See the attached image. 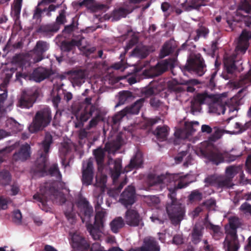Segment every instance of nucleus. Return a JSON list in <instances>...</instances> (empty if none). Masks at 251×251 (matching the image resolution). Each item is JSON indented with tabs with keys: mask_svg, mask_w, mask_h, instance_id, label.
<instances>
[{
	"mask_svg": "<svg viewBox=\"0 0 251 251\" xmlns=\"http://www.w3.org/2000/svg\"><path fill=\"white\" fill-rule=\"evenodd\" d=\"M94 202L97 213L95 216L94 225L90 223L91 218L93 216V208L87 199L83 197L79 198L76 202V205L78 209V214L82 223H86L87 229L90 234L95 240H97L100 238V228L103 227L104 218L105 215L104 211H99L103 203L102 193L95 196Z\"/></svg>",
	"mask_w": 251,
	"mask_h": 251,
	"instance_id": "obj_1",
	"label": "nucleus"
},
{
	"mask_svg": "<svg viewBox=\"0 0 251 251\" xmlns=\"http://www.w3.org/2000/svg\"><path fill=\"white\" fill-rule=\"evenodd\" d=\"M147 181L150 186L161 185V187L167 186L169 191L168 197L170 201L167 202H179L176 197V191L179 189L187 187L189 183H183L181 176L178 174H171L168 173L157 175L150 173L147 176Z\"/></svg>",
	"mask_w": 251,
	"mask_h": 251,
	"instance_id": "obj_2",
	"label": "nucleus"
},
{
	"mask_svg": "<svg viewBox=\"0 0 251 251\" xmlns=\"http://www.w3.org/2000/svg\"><path fill=\"white\" fill-rule=\"evenodd\" d=\"M53 143V137L49 132L45 133L43 140L40 144L38 151L39 156L35 162L36 171L42 175H50L55 176L57 179L61 178V174L56 164L52 165L47 171L49 153L51 145Z\"/></svg>",
	"mask_w": 251,
	"mask_h": 251,
	"instance_id": "obj_3",
	"label": "nucleus"
},
{
	"mask_svg": "<svg viewBox=\"0 0 251 251\" xmlns=\"http://www.w3.org/2000/svg\"><path fill=\"white\" fill-rule=\"evenodd\" d=\"M229 228L226 229V236L223 242L225 251H238L240 244L237 229L243 225L242 220L237 216L228 218Z\"/></svg>",
	"mask_w": 251,
	"mask_h": 251,
	"instance_id": "obj_4",
	"label": "nucleus"
},
{
	"mask_svg": "<svg viewBox=\"0 0 251 251\" xmlns=\"http://www.w3.org/2000/svg\"><path fill=\"white\" fill-rule=\"evenodd\" d=\"M40 191V193L34 194L33 198L39 202V206L42 210H47V202L49 199H51L52 197L55 199L59 198L60 202L62 204L66 202V200L64 195L50 183H46L43 186H41Z\"/></svg>",
	"mask_w": 251,
	"mask_h": 251,
	"instance_id": "obj_5",
	"label": "nucleus"
},
{
	"mask_svg": "<svg viewBox=\"0 0 251 251\" xmlns=\"http://www.w3.org/2000/svg\"><path fill=\"white\" fill-rule=\"evenodd\" d=\"M52 120L51 110L49 107H45L36 112L32 122L29 126L31 133L42 130L48 126Z\"/></svg>",
	"mask_w": 251,
	"mask_h": 251,
	"instance_id": "obj_6",
	"label": "nucleus"
},
{
	"mask_svg": "<svg viewBox=\"0 0 251 251\" xmlns=\"http://www.w3.org/2000/svg\"><path fill=\"white\" fill-rule=\"evenodd\" d=\"M196 152L212 164L218 165L223 163V151L214 146L208 145L204 148H200Z\"/></svg>",
	"mask_w": 251,
	"mask_h": 251,
	"instance_id": "obj_7",
	"label": "nucleus"
},
{
	"mask_svg": "<svg viewBox=\"0 0 251 251\" xmlns=\"http://www.w3.org/2000/svg\"><path fill=\"white\" fill-rule=\"evenodd\" d=\"M166 210L172 224L175 226L180 224L185 216L184 206L180 202H167Z\"/></svg>",
	"mask_w": 251,
	"mask_h": 251,
	"instance_id": "obj_8",
	"label": "nucleus"
},
{
	"mask_svg": "<svg viewBox=\"0 0 251 251\" xmlns=\"http://www.w3.org/2000/svg\"><path fill=\"white\" fill-rule=\"evenodd\" d=\"M206 67L203 57L200 53H197L187 60L186 64L184 66L183 70L195 73L198 75L201 76L206 72Z\"/></svg>",
	"mask_w": 251,
	"mask_h": 251,
	"instance_id": "obj_9",
	"label": "nucleus"
},
{
	"mask_svg": "<svg viewBox=\"0 0 251 251\" xmlns=\"http://www.w3.org/2000/svg\"><path fill=\"white\" fill-rule=\"evenodd\" d=\"M91 101L92 98L91 97L85 99L84 102L87 105L80 116H76V121L74 122L76 128H80L83 126V123L92 117L93 113L96 110V106L91 104Z\"/></svg>",
	"mask_w": 251,
	"mask_h": 251,
	"instance_id": "obj_10",
	"label": "nucleus"
},
{
	"mask_svg": "<svg viewBox=\"0 0 251 251\" xmlns=\"http://www.w3.org/2000/svg\"><path fill=\"white\" fill-rule=\"evenodd\" d=\"M124 219L126 224L130 227L142 228L144 226L143 217L136 210L128 209L125 212Z\"/></svg>",
	"mask_w": 251,
	"mask_h": 251,
	"instance_id": "obj_11",
	"label": "nucleus"
},
{
	"mask_svg": "<svg viewBox=\"0 0 251 251\" xmlns=\"http://www.w3.org/2000/svg\"><path fill=\"white\" fill-rule=\"evenodd\" d=\"M38 97L37 90L23 91L18 100L17 106L22 108L29 109L32 107Z\"/></svg>",
	"mask_w": 251,
	"mask_h": 251,
	"instance_id": "obj_12",
	"label": "nucleus"
},
{
	"mask_svg": "<svg viewBox=\"0 0 251 251\" xmlns=\"http://www.w3.org/2000/svg\"><path fill=\"white\" fill-rule=\"evenodd\" d=\"M94 176L93 161L89 159L83 162L82 168L81 181L83 185L88 186L92 184Z\"/></svg>",
	"mask_w": 251,
	"mask_h": 251,
	"instance_id": "obj_13",
	"label": "nucleus"
},
{
	"mask_svg": "<svg viewBox=\"0 0 251 251\" xmlns=\"http://www.w3.org/2000/svg\"><path fill=\"white\" fill-rule=\"evenodd\" d=\"M119 201L126 208L133 204L136 201L135 187L132 185L128 186L121 194Z\"/></svg>",
	"mask_w": 251,
	"mask_h": 251,
	"instance_id": "obj_14",
	"label": "nucleus"
},
{
	"mask_svg": "<svg viewBox=\"0 0 251 251\" xmlns=\"http://www.w3.org/2000/svg\"><path fill=\"white\" fill-rule=\"evenodd\" d=\"M205 182L208 184L219 189H227L232 186V181L230 178L225 176L207 177L205 179Z\"/></svg>",
	"mask_w": 251,
	"mask_h": 251,
	"instance_id": "obj_15",
	"label": "nucleus"
},
{
	"mask_svg": "<svg viewBox=\"0 0 251 251\" xmlns=\"http://www.w3.org/2000/svg\"><path fill=\"white\" fill-rule=\"evenodd\" d=\"M72 251H87L90 248V244L83 237L77 234H74L71 242Z\"/></svg>",
	"mask_w": 251,
	"mask_h": 251,
	"instance_id": "obj_16",
	"label": "nucleus"
},
{
	"mask_svg": "<svg viewBox=\"0 0 251 251\" xmlns=\"http://www.w3.org/2000/svg\"><path fill=\"white\" fill-rule=\"evenodd\" d=\"M73 85L80 86L84 82L86 74L84 70L73 69L67 72Z\"/></svg>",
	"mask_w": 251,
	"mask_h": 251,
	"instance_id": "obj_17",
	"label": "nucleus"
},
{
	"mask_svg": "<svg viewBox=\"0 0 251 251\" xmlns=\"http://www.w3.org/2000/svg\"><path fill=\"white\" fill-rule=\"evenodd\" d=\"M250 39H251V30H243L238 39L237 46L238 50L243 53H245L249 46V40Z\"/></svg>",
	"mask_w": 251,
	"mask_h": 251,
	"instance_id": "obj_18",
	"label": "nucleus"
},
{
	"mask_svg": "<svg viewBox=\"0 0 251 251\" xmlns=\"http://www.w3.org/2000/svg\"><path fill=\"white\" fill-rule=\"evenodd\" d=\"M52 74L51 69L39 67L33 70L31 76L35 81L40 82L49 78Z\"/></svg>",
	"mask_w": 251,
	"mask_h": 251,
	"instance_id": "obj_19",
	"label": "nucleus"
},
{
	"mask_svg": "<svg viewBox=\"0 0 251 251\" xmlns=\"http://www.w3.org/2000/svg\"><path fill=\"white\" fill-rule=\"evenodd\" d=\"M31 153L30 145L25 143L22 145L19 150L14 153L13 159L15 161H25L30 158Z\"/></svg>",
	"mask_w": 251,
	"mask_h": 251,
	"instance_id": "obj_20",
	"label": "nucleus"
},
{
	"mask_svg": "<svg viewBox=\"0 0 251 251\" xmlns=\"http://www.w3.org/2000/svg\"><path fill=\"white\" fill-rule=\"evenodd\" d=\"M49 48V44L47 42L42 40L37 42L33 50L36 55L33 58L34 63L39 62L43 59V54L48 50Z\"/></svg>",
	"mask_w": 251,
	"mask_h": 251,
	"instance_id": "obj_21",
	"label": "nucleus"
},
{
	"mask_svg": "<svg viewBox=\"0 0 251 251\" xmlns=\"http://www.w3.org/2000/svg\"><path fill=\"white\" fill-rule=\"evenodd\" d=\"M110 173L114 181L118 178L121 175L122 171V160L120 158H116L115 160H109Z\"/></svg>",
	"mask_w": 251,
	"mask_h": 251,
	"instance_id": "obj_22",
	"label": "nucleus"
},
{
	"mask_svg": "<svg viewBox=\"0 0 251 251\" xmlns=\"http://www.w3.org/2000/svg\"><path fill=\"white\" fill-rule=\"evenodd\" d=\"M176 59L170 58L166 59L162 62L158 63L154 67L155 76H158L165 72L169 69H172L175 66Z\"/></svg>",
	"mask_w": 251,
	"mask_h": 251,
	"instance_id": "obj_23",
	"label": "nucleus"
},
{
	"mask_svg": "<svg viewBox=\"0 0 251 251\" xmlns=\"http://www.w3.org/2000/svg\"><path fill=\"white\" fill-rule=\"evenodd\" d=\"M81 45V40L72 39L70 41H63L60 44V49L63 52H68L75 49L76 46Z\"/></svg>",
	"mask_w": 251,
	"mask_h": 251,
	"instance_id": "obj_24",
	"label": "nucleus"
},
{
	"mask_svg": "<svg viewBox=\"0 0 251 251\" xmlns=\"http://www.w3.org/2000/svg\"><path fill=\"white\" fill-rule=\"evenodd\" d=\"M203 229V227L200 225L194 226L191 234V241L194 244H197L201 241Z\"/></svg>",
	"mask_w": 251,
	"mask_h": 251,
	"instance_id": "obj_25",
	"label": "nucleus"
},
{
	"mask_svg": "<svg viewBox=\"0 0 251 251\" xmlns=\"http://www.w3.org/2000/svg\"><path fill=\"white\" fill-rule=\"evenodd\" d=\"M123 143V139L121 134H118L113 141H109L105 145L106 151H110L120 148Z\"/></svg>",
	"mask_w": 251,
	"mask_h": 251,
	"instance_id": "obj_26",
	"label": "nucleus"
},
{
	"mask_svg": "<svg viewBox=\"0 0 251 251\" xmlns=\"http://www.w3.org/2000/svg\"><path fill=\"white\" fill-rule=\"evenodd\" d=\"M58 31V27L53 23L41 25L37 29V32L43 34L44 36L51 37L53 33Z\"/></svg>",
	"mask_w": 251,
	"mask_h": 251,
	"instance_id": "obj_27",
	"label": "nucleus"
},
{
	"mask_svg": "<svg viewBox=\"0 0 251 251\" xmlns=\"http://www.w3.org/2000/svg\"><path fill=\"white\" fill-rule=\"evenodd\" d=\"M206 227L210 230V234L215 240H219L224 237V233L219 226L215 225L211 222H208Z\"/></svg>",
	"mask_w": 251,
	"mask_h": 251,
	"instance_id": "obj_28",
	"label": "nucleus"
},
{
	"mask_svg": "<svg viewBox=\"0 0 251 251\" xmlns=\"http://www.w3.org/2000/svg\"><path fill=\"white\" fill-rule=\"evenodd\" d=\"M150 51V48L148 46H137L132 50V54L140 59H143L149 55Z\"/></svg>",
	"mask_w": 251,
	"mask_h": 251,
	"instance_id": "obj_29",
	"label": "nucleus"
},
{
	"mask_svg": "<svg viewBox=\"0 0 251 251\" xmlns=\"http://www.w3.org/2000/svg\"><path fill=\"white\" fill-rule=\"evenodd\" d=\"M214 103L213 104L212 107L215 109V112L220 115L221 114H224L226 110L225 104L222 101L221 97L214 96L213 98ZM224 103H226L224 102Z\"/></svg>",
	"mask_w": 251,
	"mask_h": 251,
	"instance_id": "obj_30",
	"label": "nucleus"
},
{
	"mask_svg": "<svg viewBox=\"0 0 251 251\" xmlns=\"http://www.w3.org/2000/svg\"><path fill=\"white\" fill-rule=\"evenodd\" d=\"M224 66L228 74H232L237 69L235 65V57L229 56L224 59Z\"/></svg>",
	"mask_w": 251,
	"mask_h": 251,
	"instance_id": "obj_31",
	"label": "nucleus"
},
{
	"mask_svg": "<svg viewBox=\"0 0 251 251\" xmlns=\"http://www.w3.org/2000/svg\"><path fill=\"white\" fill-rule=\"evenodd\" d=\"M125 224V220L121 217H118L111 222L110 226L112 231L114 233H117Z\"/></svg>",
	"mask_w": 251,
	"mask_h": 251,
	"instance_id": "obj_32",
	"label": "nucleus"
},
{
	"mask_svg": "<svg viewBox=\"0 0 251 251\" xmlns=\"http://www.w3.org/2000/svg\"><path fill=\"white\" fill-rule=\"evenodd\" d=\"M6 126L14 134L21 131L23 127L22 125L13 119H9L6 121Z\"/></svg>",
	"mask_w": 251,
	"mask_h": 251,
	"instance_id": "obj_33",
	"label": "nucleus"
},
{
	"mask_svg": "<svg viewBox=\"0 0 251 251\" xmlns=\"http://www.w3.org/2000/svg\"><path fill=\"white\" fill-rule=\"evenodd\" d=\"M153 134L156 136L157 138L160 141H165L167 138L168 135V126H158L156 129L153 131Z\"/></svg>",
	"mask_w": 251,
	"mask_h": 251,
	"instance_id": "obj_34",
	"label": "nucleus"
},
{
	"mask_svg": "<svg viewBox=\"0 0 251 251\" xmlns=\"http://www.w3.org/2000/svg\"><path fill=\"white\" fill-rule=\"evenodd\" d=\"M143 158L140 153H136L135 155L130 160L129 164L127 166V168L130 170L140 168L143 164Z\"/></svg>",
	"mask_w": 251,
	"mask_h": 251,
	"instance_id": "obj_35",
	"label": "nucleus"
},
{
	"mask_svg": "<svg viewBox=\"0 0 251 251\" xmlns=\"http://www.w3.org/2000/svg\"><path fill=\"white\" fill-rule=\"evenodd\" d=\"M206 4L204 0H188L186 9L188 11L193 9L199 10L201 6Z\"/></svg>",
	"mask_w": 251,
	"mask_h": 251,
	"instance_id": "obj_36",
	"label": "nucleus"
},
{
	"mask_svg": "<svg viewBox=\"0 0 251 251\" xmlns=\"http://www.w3.org/2000/svg\"><path fill=\"white\" fill-rule=\"evenodd\" d=\"M93 154L95 156L97 164L102 166L105 156V151L101 148L94 150Z\"/></svg>",
	"mask_w": 251,
	"mask_h": 251,
	"instance_id": "obj_37",
	"label": "nucleus"
},
{
	"mask_svg": "<svg viewBox=\"0 0 251 251\" xmlns=\"http://www.w3.org/2000/svg\"><path fill=\"white\" fill-rule=\"evenodd\" d=\"M11 175L7 170L0 172V184L2 186L8 185L11 181Z\"/></svg>",
	"mask_w": 251,
	"mask_h": 251,
	"instance_id": "obj_38",
	"label": "nucleus"
},
{
	"mask_svg": "<svg viewBox=\"0 0 251 251\" xmlns=\"http://www.w3.org/2000/svg\"><path fill=\"white\" fill-rule=\"evenodd\" d=\"M140 251H159V247L156 241L150 240L146 242L145 246L141 248Z\"/></svg>",
	"mask_w": 251,
	"mask_h": 251,
	"instance_id": "obj_39",
	"label": "nucleus"
},
{
	"mask_svg": "<svg viewBox=\"0 0 251 251\" xmlns=\"http://www.w3.org/2000/svg\"><path fill=\"white\" fill-rule=\"evenodd\" d=\"M23 0H14L11 4L12 12L16 18H19L21 14Z\"/></svg>",
	"mask_w": 251,
	"mask_h": 251,
	"instance_id": "obj_40",
	"label": "nucleus"
},
{
	"mask_svg": "<svg viewBox=\"0 0 251 251\" xmlns=\"http://www.w3.org/2000/svg\"><path fill=\"white\" fill-rule=\"evenodd\" d=\"M67 22L66 11L63 9L59 11V15L57 16L56 18L55 22L53 23V24L57 26L58 30L60 28V25H64Z\"/></svg>",
	"mask_w": 251,
	"mask_h": 251,
	"instance_id": "obj_41",
	"label": "nucleus"
},
{
	"mask_svg": "<svg viewBox=\"0 0 251 251\" xmlns=\"http://www.w3.org/2000/svg\"><path fill=\"white\" fill-rule=\"evenodd\" d=\"M126 179L120 182L118 186H115L108 191L109 196L111 197L116 198L120 193L123 187L126 184Z\"/></svg>",
	"mask_w": 251,
	"mask_h": 251,
	"instance_id": "obj_42",
	"label": "nucleus"
},
{
	"mask_svg": "<svg viewBox=\"0 0 251 251\" xmlns=\"http://www.w3.org/2000/svg\"><path fill=\"white\" fill-rule=\"evenodd\" d=\"M144 101L145 99L144 98H141L136 100L131 105L129 108V112L134 114H138L141 108L142 107Z\"/></svg>",
	"mask_w": 251,
	"mask_h": 251,
	"instance_id": "obj_43",
	"label": "nucleus"
},
{
	"mask_svg": "<svg viewBox=\"0 0 251 251\" xmlns=\"http://www.w3.org/2000/svg\"><path fill=\"white\" fill-rule=\"evenodd\" d=\"M239 167L230 166L227 167L226 170V176L225 177L230 178L232 181L234 176L240 171Z\"/></svg>",
	"mask_w": 251,
	"mask_h": 251,
	"instance_id": "obj_44",
	"label": "nucleus"
},
{
	"mask_svg": "<svg viewBox=\"0 0 251 251\" xmlns=\"http://www.w3.org/2000/svg\"><path fill=\"white\" fill-rule=\"evenodd\" d=\"M77 22H75L74 18L73 19L72 23L69 25H65L64 29L62 31L63 34L70 35L74 31L78 28Z\"/></svg>",
	"mask_w": 251,
	"mask_h": 251,
	"instance_id": "obj_45",
	"label": "nucleus"
},
{
	"mask_svg": "<svg viewBox=\"0 0 251 251\" xmlns=\"http://www.w3.org/2000/svg\"><path fill=\"white\" fill-rule=\"evenodd\" d=\"M199 28L196 30L197 35L194 38V40L195 41H198L201 37L205 38L209 32V30L205 26L200 25V24H199Z\"/></svg>",
	"mask_w": 251,
	"mask_h": 251,
	"instance_id": "obj_46",
	"label": "nucleus"
},
{
	"mask_svg": "<svg viewBox=\"0 0 251 251\" xmlns=\"http://www.w3.org/2000/svg\"><path fill=\"white\" fill-rule=\"evenodd\" d=\"M174 51V47H173L170 42H166L163 45L161 50V54L162 57L167 56Z\"/></svg>",
	"mask_w": 251,
	"mask_h": 251,
	"instance_id": "obj_47",
	"label": "nucleus"
},
{
	"mask_svg": "<svg viewBox=\"0 0 251 251\" xmlns=\"http://www.w3.org/2000/svg\"><path fill=\"white\" fill-rule=\"evenodd\" d=\"M251 127V121L246 122L244 125L237 122L235 124L234 128L236 129V132L241 133Z\"/></svg>",
	"mask_w": 251,
	"mask_h": 251,
	"instance_id": "obj_48",
	"label": "nucleus"
},
{
	"mask_svg": "<svg viewBox=\"0 0 251 251\" xmlns=\"http://www.w3.org/2000/svg\"><path fill=\"white\" fill-rule=\"evenodd\" d=\"M202 199V194L197 189L192 191L188 196V200L191 202L200 201Z\"/></svg>",
	"mask_w": 251,
	"mask_h": 251,
	"instance_id": "obj_49",
	"label": "nucleus"
},
{
	"mask_svg": "<svg viewBox=\"0 0 251 251\" xmlns=\"http://www.w3.org/2000/svg\"><path fill=\"white\" fill-rule=\"evenodd\" d=\"M199 122L197 121L192 122L185 123V130H186L187 135L188 136L192 135L196 131L194 126H199Z\"/></svg>",
	"mask_w": 251,
	"mask_h": 251,
	"instance_id": "obj_50",
	"label": "nucleus"
},
{
	"mask_svg": "<svg viewBox=\"0 0 251 251\" xmlns=\"http://www.w3.org/2000/svg\"><path fill=\"white\" fill-rule=\"evenodd\" d=\"M42 2H39L37 6L36 7L34 11L33 19L36 20L37 22L40 23L42 20V14L43 12L45 11L47 9L44 8L43 10H42L39 6L41 5Z\"/></svg>",
	"mask_w": 251,
	"mask_h": 251,
	"instance_id": "obj_51",
	"label": "nucleus"
},
{
	"mask_svg": "<svg viewBox=\"0 0 251 251\" xmlns=\"http://www.w3.org/2000/svg\"><path fill=\"white\" fill-rule=\"evenodd\" d=\"M250 82H251V69L245 74L242 75L240 76L239 84L244 85Z\"/></svg>",
	"mask_w": 251,
	"mask_h": 251,
	"instance_id": "obj_52",
	"label": "nucleus"
},
{
	"mask_svg": "<svg viewBox=\"0 0 251 251\" xmlns=\"http://www.w3.org/2000/svg\"><path fill=\"white\" fill-rule=\"evenodd\" d=\"M73 204L71 203L70 207L64 211V214L66 218L70 222H73L75 217V214L73 211Z\"/></svg>",
	"mask_w": 251,
	"mask_h": 251,
	"instance_id": "obj_53",
	"label": "nucleus"
},
{
	"mask_svg": "<svg viewBox=\"0 0 251 251\" xmlns=\"http://www.w3.org/2000/svg\"><path fill=\"white\" fill-rule=\"evenodd\" d=\"M126 14L127 10L125 8L121 7L114 11L113 18L115 20L118 21L121 18L125 17Z\"/></svg>",
	"mask_w": 251,
	"mask_h": 251,
	"instance_id": "obj_54",
	"label": "nucleus"
},
{
	"mask_svg": "<svg viewBox=\"0 0 251 251\" xmlns=\"http://www.w3.org/2000/svg\"><path fill=\"white\" fill-rule=\"evenodd\" d=\"M126 114V113L124 111H121L116 114L112 119V125L113 126H116L119 125Z\"/></svg>",
	"mask_w": 251,
	"mask_h": 251,
	"instance_id": "obj_55",
	"label": "nucleus"
},
{
	"mask_svg": "<svg viewBox=\"0 0 251 251\" xmlns=\"http://www.w3.org/2000/svg\"><path fill=\"white\" fill-rule=\"evenodd\" d=\"M238 10L244 11L245 13L249 14L251 12V4L247 0H244L239 5Z\"/></svg>",
	"mask_w": 251,
	"mask_h": 251,
	"instance_id": "obj_56",
	"label": "nucleus"
},
{
	"mask_svg": "<svg viewBox=\"0 0 251 251\" xmlns=\"http://www.w3.org/2000/svg\"><path fill=\"white\" fill-rule=\"evenodd\" d=\"M210 97L207 94H198L194 98V100L196 103L202 104L205 103L206 100Z\"/></svg>",
	"mask_w": 251,
	"mask_h": 251,
	"instance_id": "obj_57",
	"label": "nucleus"
},
{
	"mask_svg": "<svg viewBox=\"0 0 251 251\" xmlns=\"http://www.w3.org/2000/svg\"><path fill=\"white\" fill-rule=\"evenodd\" d=\"M119 103L124 104L128 98L132 96V94L129 91H123L119 93Z\"/></svg>",
	"mask_w": 251,
	"mask_h": 251,
	"instance_id": "obj_58",
	"label": "nucleus"
},
{
	"mask_svg": "<svg viewBox=\"0 0 251 251\" xmlns=\"http://www.w3.org/2000/svg\"><path fill=\"white\" fill-rule=\"evenodd\" d=\"M102 120V116L100 113H97L96 115L93 118L89 123L87 126V129L95 127L98 123Z\"/></svg>",
	"mask_w": 251,
	"mask_h": 251,
	"instance_id": "obj_59",
	"label": "nucleus"
},
{
	"mask_svg": "<svg viewBox=\"0 0 251 251\" xmlns=\"http://www.w3.org/2000/svg\"><path fill=\"white\" fill-rule=\"evenodd\" d=\"M22 215L20 210L17 209L13 211L12 214V221L17 225L22 223Z\"/></svg>",
	"mask_w": 251,
	"mask_h": 251,
	"instance_id": "obj_60",
	"label": "nucleus"
},
{
	"mask_svg": "<svg viewBox=\"0 0 251 251\" xmlns=\"http://www.w3.org/2000/svg\"><path fill=\"white\" fill-rule=\"evenodd\" d=\"M70 150V148L68 144L65 143L62 144L59 149V152L61 157H65Z\"/></svg>",
	"mask_w": 251,
	"mask_h": 251,
	"instance_id": "obj_61",
	"label": "nucleus"
},
{
	"mask_svg": "<svg viewBox=\"0 0 251 251\" xmlns=\"http://www.w3.org/2000/svg\"><path fill=\"white\" fill-rule=\"evenodd\" d=\"M237 156L231 154L227 152L223 151V162H231L232 161H235L237 158Z\"/></svg>",
	"mask_w": 251,
	"mask_h": 251,
	"instance_id": "obj_62",
	"label": "nucleus"
},
{
	"mask_svg": "<svg viewBox=\"0 0 251 251\" xmlns=\"http://www.w3.org/2000/svg\"><path fill=\"white\" fill-rule=\"evenodd\" d=\"M239 209L245 214H249L251 215V204L247 202L243 203Z\"/></svg>",
	"mask_w": 251,
	"mask_h": 251,
	"instance_id": "obj_63",
	"label": "nucleus"
},
{
	"mask_svg": "<svg viewBox=\"0 0 251 251\" xmlns=\"http://www.w3.org/2000/svg\"><path fill=\"white\" fill-rule=\"evenodd\" d=\"M10 199L9 198H4L3 196L0 197V208L3 210L7 208V204L10 202Z\"/></svg>",
	"mask_w": 251,
	"mask_h": 251,
	"instance_id": "obj_64",
	"label": "nucleus"
}]
</instances>
